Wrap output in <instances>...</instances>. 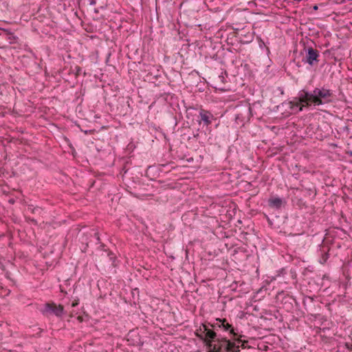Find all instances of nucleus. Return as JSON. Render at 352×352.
<instances>
[{
	"instance_id": "1",
	"label": "nucleus",
	"mask_w": 352,
	"mask_h": 352,
	"mask_svg": "<svg viewBox=\"0 0 352 352\" xmlns=\"http://www.w3.org/2000/svg\"><path fill=\"white\" fill-rule=\"evenodd\" d=\"M333 91L324 87H316L313 91L302 89L298 96L289 102L290 109L296 112L302 111L303 108H309L331 102L333 100Z\"/></svg>"
},
{
	"instance_id": "2",
	"label": "nucleus",
	"mask_w": 352,
	"mask_h": 352,
	"mask_svg": "<svg viewBox=\"0 0 352 352\" xmlns=\"http://www.w3.org/2000/svg\"><path fill=\"white\" fill-rule=\"evenodd\" d=\"M209 324L210 327L217 329V331L221 330L228 333L231 338L230 339H232L235 336H238V328L234 327L226 318H215L214 322H210Z\"/></svg>"
},
{
	"instance_id": "3",
	"label": "nucleus",
	"mask_w": 352,
	"mask_h": 352,
	"mask_svg": "<svg viewBox=\"0 0 352 352\" xmlns=\"http://www.w3.org/2000/svg\"><path fill=\"white\" fill-rule=\"evenodd\" d=\"M40 312L46 317L54 315L59 318H61L65 314L64 306L60 304L57 305L54 301L45 303L43 307L40 309Z\"/></svg>"
},
{
	"instance_id": "4",
	"label": "nucleus",
	"mask_w": 352,
	"mask_h": 352,
	"mask_svg": "<svg viewBox=\"0 0 352 352\" xmlns=\"http://www.w3.org/2000/svg\"><path fill=\"white\" fill-rule=\"evenodd\" d=\"M210 322L203 323V329L204 330V335L198 336V338L201 340L206 346H211L212 342H217L219 339H221L222 338L218 336L217 329H213L212 327L210 328Z\"/></svg>"
},
{
	"instance_id": "5",
	"label": "nucleus",
	"mask_w": 352,
	"mask_h": 352,
	"mask_svg": "<svg viewBox=\"0 0 352 352\" xmlns=\"http://www.w3.org/2000/svg\"><path fill=\"white\" fill-rule=\"evenodd\" d=\"M305 56H303L302 62L307 63L309 65L314 67L317 66L320 62V52L312 47H305Z\"/></svg>"
},
{
	"instance_id": "6",
	"label": "nucleus",
	"mask_w": 352,
	"mask_h": 352,
	"mask_svg": "<svg viewBox=\"0 0 352 352\" xmlns=\"http://www.w3.org/2000/svg\"><path fill=\"white\" fill-rule=\"evenodd\" d=\"M252 109L250 104L240 107L235 115V122L238 124H243L245 122L250 121L252 117Z\"/></svg>"
},
{
	"instance_id": "7",
	"label": "nucleus",
	"mask_w": 352,
	"mask_h": 352,
	"mask_svg": "<svg viewBox=\"0 0 352 352\" xmlns=\"http://www.w3.org/2000/svg\"><path fill=\"white\" fill-rule=\"evenodd\" d=\"M331 241L327 238L323 239L322 243L319 245V249L318 250V256L319 257L318 261L321 264H324L327 263V260L329 258L330 250H331Z\"/></svg>"
},
{
	"instance_id": "8",
	"label": "nucleus",
	"mask_w": 352,
	"mask_h": 352,
	"mask_svg": "<svg viewBox=\"0 0 352 352\" xmlns=\"http://www.w3.org/2000/svg\"><path fill=\"white\" fill-rule=\"evenodd\" d=\"M278 300H280V307L287 312H291L294 309V305L296 304V300L289 294H279L277 296Z\"/></svg>"
},
{
	"instance_id": "9",
	"label": "nucleus",
	"mask_w": 352,
	"mask_h": 352,
	"mask_svg": "<svg viewBox=\"0 0 352 352\" xmlns=\"http://www.w3.org/2000/svg\"><path fill=\"white\" fill-rule=\"evenodd\" d=\"M199 124L201 122L204 123V125L208 126L212 122V120H216V118H214V115L209 111L201 109L199 111V115L197 116Z\"/></svg>"
},
{
	"instance_id": "10",
	"label": "nucleus",
	"mask_w": 352,
	"mask_h": 352,
	"mask_svg": "<svg viewBox=\"0 0 352 352\" xmlns=\"http://www.w3.org/2000/svg\"><path fill=\"white\" fill-rule=\"evenodd\" d=\"M218 342L225 344V346H223L224 352H241V349H239V345L236 346L235 342L228 339L227 337H222L221 339H219Z\"/></svg>"
},
{
	"instance_id": "11",
	"label": "nucleus",
	"mask_w": 352,
	"mask_h": 352,
	"mask_svg": "<svg viewBox=\"0 0 352 352\" xmlns=\"http://www.w3.org/2000/svg\"><path fill=\"white\" fill-rule=\"evenodd\" d=\"M245 336L239 331L238 332V336H235L232 339H231L233 342H235L236 343V346L239 345V349H246L249 348L248 344V341L246 340L243 339V338H245Z\"/></svg>"
},
{
	"instance_id": "12",
	"label": "nucleus",
	"mask_w": 352,
	"mask_h": 352,
	"mask_svg": "<svg viewBox=\"0 0 352 352\" xmlns=\"http://www.w3.org/2000/svg\"><path fill=\"white\" fill-rule=\"evenodd\" d=\"M284 201L280 197H271L268 199V206L277 210L280 209L284 205Z\"/></svg>"
},
{
	"instance_id": "13",
	"label": "nucleus",
	"mask_w": 352,
	"mask_h": 352,
	"mask_svg": "<svg viewBox=\"0 0 352 352\" xmlns=\"http://www.w3.org/2000/svg\"><path fill=\"white\" fill-rule=\"evenodd\" d=\"M4 36L6 39L9 41L10 44H14L17 43L18 37L16 36L10 30L7 29V32Z\"/></svg>"
},
{
	"instance_id": "14",
	"label": "nucleus",
	"mask_w": 352,
	"mask_h": 352,
	"mask_svg": "<svg viewBox=\"0 0 352 352\" xmlns=\"http://www.w3.org/2000/svg\"><path fill=\"white\" fill-rule=\"evenodd\" d=\"M220 345L217 346L216 344H213L212 343L211 346H206L209 350L208 352H224L223 351V346H225V344L223 342H219Z\"/></svg>"
},
{
	"instance_id": "15",
	"label": "nucleus",
	"mask_w": 352,
	"mask_h": 352,
	"mask_svg": "<svg viewBox=\"0 0 352 352\" xmlns=\"http://www.w3.org/2000/svg\"><path fill=\"white\" fill-rule=\"evenodd\" d=\"M295 204L299 209L307 208L308 205L302 198L296 197Z\"/></svg>"
},
{
	"instance_id": "16",
	"label": "nucleus",
	"mask_w": 352,
	"mask_h": 352,
	"mask_svg": "<svg viewBox=\"0 0 352 352\" xmlns=\"http://www.w3.org/2000/svg\"><path fill=\"white\" fill-rule=\"evenodd\" d=\"M82 68L80 66H75L74 69H72L71 67L70 72H73L74 74V76L76 78H77L81 73Z\"/></svg>"
},
{
	"instance_id": "17",
	"label": "nucleus",
	"mask_w": 352,
	"mask_h": 352,
	"mask_svg": "<svg viewBox=\"0 0 352 352\" xmlns=\"http://www.w3.org/2000/svg\"><path fill=\"white\" fill-rule=\"evenodd\" d=\"M204 330L203 329V323L200 325L199 328L196 329L195 332V335L197 338H198V336H202L204 335Z\"/></svg>"
},
{
	"instance_id": "18",
	"label": "nucleus",
	"mask_w": 352,
	"mask_h": 352,
	"mask_svg": "<svg viewBox=\"0 0 352 352\" xmlns=\"http://www.w3.org/2000/svg\"><path fill=\"white\" fill-rule=\"evenodd\" d=\"M306 190L309 195H313V197H315L316 195V190L314 187L306 188Z\"/></svg>"
},
{
	"instance_id": "19",
	"label": "nucleus",
	"mask_w": 352,
	"mask_h": 352,
	"mask_svg": "<svg viewBox=\"0 0 352 352\" xmlns=\"http://www.w3.org/2000/svg\"><path fill=\"white\" fill-rule=\"evenodd\" d=\"M223 74H226V76H228L227 72L224 71V72H222L221 75L218 76V79L223 83H225L226 82V78L223 76Z\"/></svg>"
},
{
	"instance_id": "20",
	"label": "nucleus",
	"mask_w": 352,
	"mask_h": 352,
	"mask_svg": "<svg viewBox=\"0 0 352 352\" xmlns=\"http://www.w3.org/2000/svg\"><path fill=\"white\" fill-rule=\"evenodd\" d=\"M88 318H89V316H88V315H87V314H86V315H85V316H78L77 317V320H78L80 322H83V321H85V320H88Z\"/></svg>"
},
{
	"instance_id": "21",
	"label": "nucleus",
	"mask_w": 352,
	"mask_h": 352,
	"mask_svg": "<svg viewBox=\"0 0 352 352\" xmlns=\"http://www.w3.org/2000/svg\"><path fill=\"white\" fill-rule=\"evenodd\" d=\"M237 284L238 283L237 282H234L233 283H232L230 285V288L232 290H234V291H236V288H237Z\"/></svg>"
},
{
	"instance_id": "22",
	"label": "nucleus",
	"mask_w": 352,
	"mask_h": 352,
	"mask_svg": "<svg viewBox=\"0 0 352 352\" xmlns=\"http://www.w3.org/2000/svg\"><path fill=\"white\" fill-rule=\"evenodd\" d=\"M108 256H109V259H110L111 261H114V259L116 258V256H114L113 253V252H109L108 253Z\"/></svg>"
},
{
	"instance_id": "23",
	"label": "nucleus",
	"mask_w": 352,
	"mask_h": 352,
	"mask_svg": "<svg viewBox=\"0 0 352 352\" xmlns=\"http://www.w3.org/2000/svg\"><path fill=\"white\" fill-rule=\"evenodd\" d=\"M6 32L7 29L0 28V36H4Z\"/></svg>"
},
{
	"instance_id": "24",
	"label": "nucleus",
	"mask_w": 352,
	"mask_h": 352,
	"mask_svg": "<svg viewBox=\"0 0 352 352\" xmlns=\"http://www.w3.org/2000/svg\"><path fill=\"white\" fill-rule=\"evenodd\" d=\"M286 273V269L285 268H282L280 271H279V274H278V276H280V274H285Z\"/></svg>"
},
{
	"instance_id": "25",
	"label": "nucleus",
	"mask_w": 352,
	"mask_h": 352,
	"mask_svg": "<svg viewBox=\"0 0 352 352\" xmlns=\"http://www.w3.org/2000/svg\"><path fill=\"white\" fill-rule=\"evenodd\" d=\"M87 248H88V243H87L85 244V245L84 246V248L81 249L82 252H86Z\"/></svg>"
},
{
	"instance_id": "26",
	"label": "nucleus",
	"mask_w": 352,
	"mask_h": 352,
	"mask_svg": "<svg viewBox=\"0 0 352 352\" xmlns=\"http://www.w3.org/2000/svg\"><path fill=\"white\" fill-rule=\"evenodd\" d=\"M78 305V300H74V302H72V307H76V305Z\"/></svg>"
},
{
	"instance_id": "27",
	"label": "nucleus",
	"mask_w": 352,
	"mask_h": 352,
	"mask_svg": "<svg viewBox=\"0 0 352 352\" xmlns=\"http://www.w3.org/2000/svg\"><path fill=\"white\" fill-rule=\"evenodd\" d=\"M290 273L292 274V278H295L296 276L295 272H292V270H290Z\"/></svg>"
},
{
	"instance_id": "28",
	"label": "nucleus",
	"mask_w": 352,
	"mask_h": 352,
	"mask_svg": "<svg viewBox=\"0 0 352 352\" xmlns=\"http://www.w3.org/2000/svg\"><path fill=\"white\" fill-rule=\"evenodd\" d=\"M38 329L39 330V332L36 333V335H37V336L40 337L41 336V333L43 331V329H41L40 328H38Z\"/></svg>"
},
{
	"instance_id": "29",
	"label": "nucleus",
	"mask_w": 352,
	"mask_h": 352,
	"mask_svg": "<svg viewBox=\"0 0 352 352\" xmlns=\"http://www.w3.org/2000/svg\"><path fill=\"white\" fill-rule=\"evenodd\" d=\"M100 247L101 248V250H104V251H107V250L104 249V248H105V245H104V244H101V245H100Z\"/></svg>"
},
{
	"instance_id": "30",
	"label": "nucleus",
	"mask_w": 352,
	"mask_h": 352,
	"mask_svg": "<svg viewBox=\"0 0 352 352\" xmlns=\"http://www.w3.org/2000/svg\"><path fill=\"white\" fill-rule=\"evenodd\" d=\"M94 235H95V236L96 237V239H97L98 241H100V237H99V236H98V233H94Z\"/></svg>"
},
{
	"instance_id": "31",
	"label": "nucleus",
	"mask_w": 352,
	"mask_h": 352,
	"mask_svg": "<svg viewBox=\"0 0 352 352\" xmlns=\"http://www.w3.org/2000/svg\"><path fill=\"white\" fill-rule=\"evenodd\" d=\"M251 41H252L251 39H250V40H246V41H243L242 40H240V41H241V42L246 43H250Z\"/></svg>"
},
{
	"instance_id": "32",
	"label": "nucleus",
	"mask_w": 352,
	"mask_h": 352,
	"mask_svg": "<svg viewBox=\"0 0 352 352\" xmlns=\"http://www.w3.org/2000/svg\"><path fill=\"white\" fill-rule=\"evenodd\" d=\"M89 1H90V4H91V5L96 4V0H89Z\"/></svg>"
},
{
	"instance_id": "33",
	"label": "nucleus",
	"mask_w": 352,
	"mask_h": 352,
	"mask_svg": "<svg viewBox=\"0 0 352 352\" xmlns=\"http://www.w3.org/2000/svg\"><path fill=\"white\" fill-rule=\"evenodd\" d=\"M199 135V132H198V131H197V133H196L195 134H194V137H195V138H197V137H198Z\"/></svg>"
},
{
	"instance_id": "34",
	"label": "nucleus",
	"mask_w": 352,
	"mask_h": 352,
	"mask_svg": "<svg viewBox=\"0 0 352 352\" xmlns=\"http://www.w3.org/2000/svg\"><path fill=\"white\" fill-rule=\"evenodd\" d=\"M346 348H347V349H349L351 350V347H349V344H348V343H346Z\"/></svg>"
},
{
	"instance_id": "35",
	"label": "nucleus",
	"mask_w": 352,
	"mask_h": 352,
	"mask_svg": "<svg viewBox=\"0 0 352 352\" xmlns=\"http://www.w3.org/2000/svg\"><path fill=\"white\" fill-rule=\"evenodd\" d=\"M307 298H308V300H310V302H313V300H314V298H313L308 297Z\"/></svg>"
},
{
	"instance_id": "36",
	"label": "nucleus",
	"mask_w": 352,
	"mask_h": 352,
	"mask_svg": "<svg viewBox=\"0 0 352 352\" xmlns=\"http://www.w3.org/2000/svg\"><path fill=\"white\" fill-rule=\"evenodd\" d=\"M303 305H304L305 306L306 305V299H305V298L303 300Z\"/></svg>"
},
{
	"instance_id": "37",
	"label": "nucleus",
	"mask_w": 352,
	"mask_h": 352,
	"mask_svg": "<svg viewBox=\"0 0 352 352\" xmlns=\"http://www.w3.org/2000/svg\"><path fill=\"white\" fill-rule=\"evenodd\" d=\"M314 9L315 10H318V6H314Z\"/></svg>"
},
{
	"instance_id": "38",
	"label": "nucleus",
	"mask_w": 352,
	"mask_h": 352,
	"mask_svg": "<svg viewBox=\"0 0 352 352\" xmlns=\"http://www.w3.org/2000/svg\"><path fill=\"white\" fill-rule=\"evenodd\" d=\"M298 67H300V64L299 63H297Z\"/></svg>"
},
{
	"instance_id": "39",
	"label": "nucleus",
	"mask_w": 352,
	"mask_h": 352,
	"mask_svg": "<svg viewBox=\"0 0 352 352\" xmlns=\"http://www.w3.org/2000/svg\"><path fill=\"white\" fill-rule=\"evenodd\" d=\"M244 285V283H242L240 284V287L243 286Z\"/></svg>"
},
{
	"instance_id": "40",
	"label": "nucleus",
	"mask_w": 352,
	"mask_h": 352,
	"mask_svg": "<svg viewBox=\"0 0 352 352\" xmlns=\"http://www.w3.org/2000/svg\"><path fill=\"white\" fill-rule=\"evenodd\" d=\"M31 221L34 222V223H36V221L34 219H32Z\"/></svg>"
},
{
	"instance_id": "41",
	"label": "nucleus",
	"mask_w": 352,
	"mask_h": 352,
	"mask_svg": "<svg viewBox=\"0 0 352 352\" xmlns=\"http://www.w3.org/2000/svg\"><path fill=\"white\" fill-rule=\"evenodd\" d=\"M0 287H1V286L0 285Z\"/></svg>"
}]
</instances>
